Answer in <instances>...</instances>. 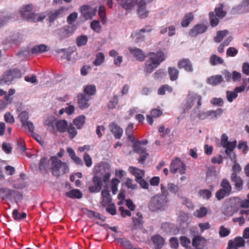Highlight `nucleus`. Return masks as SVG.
<instances>
[{
	"mask_svg": "<svg viewBox=\"0 0 249 249\" xmlns=\"http://www.w3.org/2000/svg\"><path fill=\"white\" fill-rule=\"evenodd\" d=\"M95 172L96 175L100 173V177L96 175L93 178L94 185L89 187V190L91 193L98 192L101 189L103 185L101 178L106 182L110 177V166L107 163L95 168Z\"/></svg>",
	"mask_w": 249,
	"mask_h": 249,
	"instance_id": "f257e3e1",
	"label": "nucleus"
},
{
	"mask_svg": "<svg viewBox=\"0 0 249 249\" xmlns=\"http://www.w3.org/2000/svg\"><path fill=\"white\" fill-rule=\"evenodd\" d=\"M149 59L145 62L144 67L145 72L148 73L152 72L165 59V55L161 52L151 53Z\"/></svg>",
	"mask_w": 249,
	"mask_h": 249,
	"instance_id": "f03ea898",
	"label": "nucleus"
},
{
	"mask_svg": "<svg viewBox=\"0 0 249 249\" xmlns=\"http://www.w3.org/2000/svg\"><path fill=\"white\" fill-rule=\"evenodd\" d=\"M50 160L52 172L54 176L58 177L69 172V166L67 162H63L56 157H52Z\"/></svg>",
	"mask_w": 249,
	"mask_h": 249,
	"instance_id": "7ed1b4c3",
	"label": "nucleus"
},
{
	"mask_svg": "<svg viewBox=\"0 0 249 249\" xmlns=\"http://www.w3.org/2000/svg\"><path fill=\"white\" fill-rule=\"evenodd\" d=\"M168 201V198L164 195H157L151 200L149 207L152 211L163 210Z\"/></svg>",
	"mask_w": 249,
	"mask_h": 249,
	"instance_id": "20e7f679",
	"label": "nucleus"
},
{
	"mask_svg": "<svg viewBox=\"0 0 249 249\" xmlns=\"http://www.w3.org/2000/svg\"><path fill=\"white\" fill-rule=\"evenodd\" d=\"M12 197H14L16 203H17L18 201L21 200L22 199V194L18 192L4 188L0 189V197L1 199L3 200L9 199L13 202L11 199Z\"/></svg>",
	"mask_w": 249,
	"mask_h": 249,
	"instance_id": "39448f33",
	"label": "nucleus"
},
{
	"mask_svg": "<svg viewBox=\"0 0 249 249\" xmlns=\"http://www.w3.org/2000/svg\"><path fill=\"white\" fill-rule=\"evenodd\" d=\"M186 166L180 159L176 158L170 164V171L173 174L178 172L180 174H183L185 172Z\"/></svg>",
	"mask_w": 249,
	"mask_h": 249,
	"instance_id": "423d86ee",
	"label": "nucleus"
},
{
	"mask_svg": "<svg viewBox=\"0 0 249 249\" xmlns=\"http://www.w3.org/2000/svg\"><path fill=\"white\" fill-rule=\"evenodd\" d=\"M201 99L202 97L200 95L194 92H189L186 104V109L188 110L190 109L193 106L196 101L197 102V107L199 108L201 105Z\"/></svg>",
	"mask_w": 249,
	"mask_h": 249,
	"instance_id": "0eeeda50",
	"label": "nucleus"
},
{
	"mask_svg": "<svg viewBox=\"0 0 249 249\" xmlns=\"http://www.w3.org/2000/svg\"><path fill=\"white\" fill-rule=\"evenodd\" d=\"M96 12V9H92L88 5H83L81 8V13L86 20L91 19Z\"/></svg>",
	"mask_w": 249,
	"mask_h": 249,
	"instance_id": "6e6552de",
	"label": "nucleus"
},
{
	"mask_svg": "<svg viewBox=\"0 0 249 249\" xmlns=\"http://www.w3.org/2000/svg\"><path fill=\"white\" fill-rule=\"evenodd\" d=\"M74 28L72 26H65L59 30L58 36L61 39L70 36L74 32Z\"/></svg>",
	"mask_w": 249,
	"mask_h": 249,
	"instance_id": "1a4fd4ad",
	"label": "nucleus"
},
{
	"mask_svg": "<svg viewBox=\"0 0 249 249\" xmlns=\"http://www.w3.org/2000/svg\"><path fill=\"white\" fill-rule=\"evenodd\" d=\"M178 67L179 69H184L188 72H192L193 71L192 64L188 59L183 58L179 60L178 63Z\"/></svg>",
	"mask_w": 249,
	"mask_h": 249,
	"instance_id": "9d476101",
	"label": "nucleus"
},
{
	"mask_svg": "<svg viewBox=\"0 0 249 249\" xmlns=\"http://www.w3.org/2000/svg\"><path fill=\"white\" fill-rule=\"evenodd\" d=\"M78 107L81 109H84L88 108L89 106L90 105L89 103V102L90 99V97L85 94H81L78 95Z\"/></svg>",
	"mask_w": 249,
	"mask_h": 249,
	"instance_id": "9b49d317",
	"label": "nucleus"
},
{
	"mask_svg": "<svg viewBox=\"0 0 249 249\" xmlns=\"http://www.w3.org/2000/svg\"><path fill=\"white\" fill-rule=\"evenodd\" d=\"M206 245V240L201 236H196L193 239L192 245L196 249H203Z\"/></svg>",
	"mask_w": 249,
	"mask_h": 249,
	"instance_id": "f8f14e48",
	"label": "nucleus"
},
{
	"mask_svg": "<svg viewBox=\"0 0 249 249\" xmlns=\"http://www.w3.org/2000/svg\"><path fill=\"white\" fill-rule=\"evenodd\" d=\"M128 171L135 177V180L142 178L144 176V171L134 166H130Z\"/></svg>",
	"mask_w": 249,
	"mask_h": 249,
	"instance_id": "ddd939ff",
	"label": "nucleus"
},
{
	"mask_svg": "<svg viewBox=\"0 0 249 249\" xmlns=\"http://www.w3.org/2000/svg\"><path fill=\"white\" fill-rule=\"evenodd\" d=\"M207 27L203 24H197L194 26L189 32L191 36H196L199 34H202L206 31Z\"/></svg>",
	"mask_w": 249,
	"mask_h": 249,
	"instance_id": "4468645a",
	"label": "nucleus"
},
{
	"mask_svg": "<svg viewBox=\"0 0 249 249\" xmlns=\"http://www.w3.org/2000/svg\"><path fill=\"white\" fill-rule=\"evenodd\" d=\"M129 51L130 53L139 61H143L146 57L142 51L139 48L130 47Z\"/></svg>",
	"mask_w": 249,
	"mask_h": 249,
	"instance_id": "2eb2a0df",
	"label": "nucleus"
},
{
	"mask_svg": "<svg viewBox=\"0 0 249 249\" xmlns=\"http://www.w3.org/2000/svg\"><path fill=\"white\" fill-rule=\"evenodd\" d=\"M155 249H161L164 244V238L160 235L156 234L151 237Z\"/></svg>",
	"mask_w": 249,
	"mask_h": 249,
	"instance_id": "dca6fc26",
	"label": "nucleus"
},
{
	"mask_svg": "<svg viewBox=\"0 0 249 249\" xmlns=\"http://www.w3.org/2000/svg\"><path fill=\"white\" fill-rule=\"evenodd\" d=\"M50 47L45 44L37 45L34 46L31 50L33 54L41 53L50 51Z\"/></svg>",
	"mask_w": 249,
	"mask_h": 249,
	"instance_id": "f3484780",
	"label": "nucleus"
},
{
	"mask_svg": "<svg viewBox=\"0 0 249 249\" xmlns=\"http://www.w3.org/2000/svg\"><path fill=\"white\" fill-rule=\"evenodd\" d=\"M110 131L113 134L116 139H120L123 134V129L115 123H112L109 124Z\"/></svg>",
	"mask_w": 249,
	"mask_h": 249,
	"instance_id": "a211bd4d",
	"label": "nucleus"
},
{
	"mask_svg": "<svg viewBox=\"0 0 249 249\" xmlns=\"http://www.w3.org/2000/svg\"><path fill=\"white\" fill-rule=\"evenodd\" d=\"M138 12L139 16L141 18H145L147 17L148 12L146 9V3L141 0L138 3Z\"/></svg>",
	"mask_w": 249,
	"mask_h": 249,
	"instance_id": "6ab92c4d",
	"label": "nucleus"
},
{
	"mask_svg": "<svg viewBox=\"0 0 249 249\" xmlns=\"http://www.w3.org/2000/svg\"><path fill=\"white\" fill-rule=\"evenodd\" d=\"M222 113V109L219 108L215 111H210L206 112H201L199 113L198 116L201 119H205L207 117L211 115H213L215 117H216L217 116L220 115Z\"/></svg>",
	"mask_w": 249,
	"mask_h": 249,
	"instance_id": "aec40b11",
	"label": "nucleus"
},
{
	"mask_svg": "<svg viewBox=\"0 0 249 249\" xmlns=\"http://www.w3.org/2000/svg\"><path fill=\"white\" fill-rule=\"evenodd\" d=\"M162 114V112L159 109H153L151 111V115H147L146 116L147 121L148 123L152 125L153 123L154 120L152 117L156 118L160 116Z\"/></svg>",
	"mask_w": 249,
	"mask_h": 249,
	"instance_id": "412c9836",
	"label": "nucleus"
},
{
	"mask_svg": "<svg viewBox=\"0 0 249 249\" xmlns=\"http://www.w3.org/2000/svg\"><path fill=\"white\" fill-rule=\"evenodd\" d=\"M101 194L102 196V200L101 202V203L103 206H105L110 203L111 201V196L109 191L106 189L103 190L102 191Z\"/></svg>",
	"mask_w": 249,
	"mask_h": 249,
	"instance_id": "4be33fe9",
	"label": "nucleus"
},
{
	"mask_svg": "<svg viewBox=\"0 0 249 249\" xmlns=\"http://www.w3.org/2000/svg\"><path fill=\"white\" fill-rule=\"evenodd\" d=\"M32 8V5L31 4L25 5L20 10V13L23 18L28 20V18L30 17L32 13L31 12Z\"/></svg>",
	"mask_w": 249,
	"mask_h": 249,
	"instance_id": "5701e85b",
	"label": "nucleus"
},
{
	"mask_svg": "<svg viewBox=\"0 0 249 249\" xmlns=\"http://www.w3.org/2000/svg\"><path fill=\"white\" fill-rule=\"evenodd\" d=\"M57 129L60 132H64L67 129L68 123L66 120H58L55 123Z\"/></svg>",
	"mask_w": 249,
	"mask_h": 249,
	"instance_id": "b1692460",
	"label": "nucleus"
},
{
	"mask_svg": "<svg viewBox=\"0 0 249 249\" xmlns=\"http://www.w3.org/2000/svg\"><path fill=\"white\" fill-rule=\"evenodd\" d=\"M55 118L53 116L48 117L44 122L45 126L47 127V129L50 131L54 130V125L55 124Z\"/></svg>",
	"mask_w": 249,
	"mask_h": 249,
	"instance_id": "393cba45",
	"label": "nucleus"
},
{
	"mask_svg": "<svg viewBox=\"0 0 249 249\" xmlns=\"http://www.w3.org/2000/svg\"><path fill=\"white\" fill-rule=\"evenodd\" d=\"M236 141H234L232 142H229L226 143L225 146H223L224 148H226L225 153L226 154L229 156L230 158L231 156H232L231 154L233 150L235 147L236 145Z\"/></svg>",
	"mask_w": 249,
	"mask_h": 249,
	"instance_id": "a878e982",
	"label": "nucleus"
},
{
	"mask_svg": "<svg viewBox=\"0 0 249 249\" xmlns=\"http://www.w3.org/2000/svg\"><path fill=\"white\" fill-rule=\"evenodd\" d=\"M230 159L234 163V165L232 167V173L231 174H234V175L237 176V174L241 171V168L240 165L236 162L235 154L233 153L232 154V156L230 157Z\"/></svg>",
	"mask_w": 249,
	"mask_h": 249,
	"instance_id": "bb28decb",
	"label": "nucleus"
},
{
	"mask_svg": "<svg viewBox=\"0 0 249 249\" xmlns=\"http://www.w3.org/2000/svg\"><path fill=\"white\" fill-rule=\"evenodd\" d=\"M13 80V77L10 71H8L4 73L2 78L0 79V84H9Z\"/></svg>",
	"mask_w": 249,
	"mask_h": 249,
	"instance_id": "cd10ccee",
	"label": "nucleus"
},
{
	"mask_svg": "<svg viewBox=\"0 0 249 249\" xmlns=\"http://www.w3.org/2000/svg\"><path fill=\"white\" fill-rule=\"evenodd\" d=\"M85 119L84 115L79 116L73 120V124L78 129H80L84 125Z\"/></svg>",
	"mask_w": 249,
	"mask_h": 249,
	"instance_id": "c85d7f7f",
	"label": "nucleus"
},
{
	"mask_svg": "<svg viewBox=\"0 0 249 249\" xmlns=\"http://www.w3.org/2000/svg\"><path fill=\"white\" fill-rule=\"evenodd\" d=\"M231 180L234 182L235 186L238 190H240L242 188L243 181L239 176L231 174Z\"/></svg>",
	"mask_w": 249,
	"mask_h": 249,
	"instance_id": "c756f323",
	"label": "nucleus"
},
{
	"mask_svg": "<svg viewBox=\"0 0 249 249\" xmlns=\"http://www.w3.org/2000/svg\"><path fill=\"white\" fill-rule=\"evenodd\" d=\"M223 80V77L220 75H217L215 76H212L207 79L208 83L212 85L215 86Z\"/></svg>",
	"mask_w": 249,
	"mask_h": 249,
	"instance_id": "7c9ffc66",
	"label": "nucleus"
},
{
	"mask_svg": "<svg viewBox=\"0 0 249 249\" xmlns=\"http://www.w3.org/2000/svg\"><path fill=\"white\" fill-rule=\"evenodd\" d=\"M65 195L67 196L70 198H81L82 197V193L77 189H74L71 191L66 192Z\"/></svg>",
	"mask_w": 249,
	"mask_h": 249,
	"instance_id": "2f4dec72",
	"label": "nucleus"
},
{
	"mask_svg": "<svg viewBox=\"0 0 249 249\" xmlns=\"http://www.w3.org/2000/svg\"><path fill=\"white\" fill-rule=\"evenodd\" d=\"M193 18L194 15L192 13L186 14L181 21V26L183 27L188 26Z\"/></svg>",
	"mask_w": 249,
	"mask_h": 249,
	"instance_id": "473e14b6",
	"label": "nucleus"
},
{
	"mask_svg": "<svg viewBox=\"0 0 249 249\" xmlns=\"http://www.w3.org/2000/svg\"><path fill=\"white\" fill-rule=\"evenodd\" d=\"M168 73L170 80L172 81H175L177 79L178 77L179 71L174 67H169L168 68Z\"/></svg>",
	"mask_w": 249,
	"mask_h": 249,
	"instance_id": "72a5a7b5",
	"label": "nucleus"
},
{
	"mask_svg": "<svg viewBox=\"0 0 249 249\" xmlns=\"http://www.w3.org/2000/svg\"><path fill=\"white\" fill-rule=\"evenodd\" d=\"M46 18L44 14H36L32 13L28 20L33 21L34 22H38L43 20Z\"/></svg>",
	"mask_w": 249,
	"mask_h": 249,
	"instance_id": "f704fd0d",
	"label": "nucleus"
},
{
	"mask_svg": "<svg viewBox=\"0 0 249 249\" xmlns=\"http://www.w3.org/2000/svg\"><path fill=\"white\" fill-rule=\"evenodd\" d=\"M220 186L222 188L221 189L229 193H231L232 188L230 183L227 179H223L220 183Z\"/></svg>",
	"mask_w": 249,
	"mask_h": 249,
	"instance_id": "c9c22d12",
	"label": "nucleus"
},
{
	"mask_svg": "<svg viewBox=\"0 0 249 249\" xmlns=\"http://www.w3.org/2000/svg\"><path fill=\"white\" fill-rule=\"evenodd\" d=\"M88 40V37L86 35L78 36L76 40V44L77 46L80 47L86 44Z\"/></svg>",
	"mask_w": 249,
	"mask_h": 249,
	"instance_id": "e433bc0d",
	"label": "nucleus"
},
{
	"mask_svg": "<svg viewBox=\"0 0 249 249\" xmlns=\"http://www.w3.org/2000/svg\"><path fill=\"white\" fill-rule=\"evenodd\" d=\"M228 33L229 32L227 30L217 32L216 36L214 38V41L217 43L220 42L223 38L228 34Z\"/></svg>",
	"mask_w": 249,
	"mask_h": 249,
	"instance_id": "4c0bfd02",
	"label": "nucleus"
},
{
	"mask_svg": "<svg viewBox=\"0 0 249 249\" xmlns=\"http://www.w3.org/2000/svg\"><path fill=\"white\" fill-rule=\"evenodd\" d=\"M63 12V9H59L56 10L50 13L49 20L51 22H53L60 15H61Z\"/></svg>",
	"mask_w": 249,
	"mask_h": 249,
	"instance_id": "58836bf2",
	"label": "nucleus"
},
{
	"mask_svg": "<svg viewBox=\"0 0 249 249\" xmlns=\"http://www.w3.org/2000/svg\"><path fill=\"white\" fill-rule=\"evenodd\" d=\"M96 87L93 85H89L85 87L84 92L88 95H93L95 94Z\"/></svg>",
	"mask_w": 249,
	"mask_h": 249,
	"instance_id": "ea45409f",
	"label": "nucleus"
},
{
	"mask_svg": "<svg viewBox=\"0 0 249 249\" xmlns=\"http://www.w3.org/2000/svg\"><path fill=\"white\" fill-rule=\"evenodd\" d=\"M208 209L206 208L201 207L194 212V215L197 217L201 218L205 216L208 213Z\"/></svg>",
	"mask_w": 249,
	"mask_h": 249,
	"instance_id": "a19ab883",
	"label": "nucleus"
},
{
	"mask_svg": "<svg viewBox=\"0 0 249 249\" xmlns=\"http://www.w3.org/2000/svg\"><path fill=\"white\" fill-rule=\"evenodd\" d=\"M210 62L212 65H216L222 64L223 60L216 55L213 54L210 57Z\"/></svg>",
	"mask_w": 249,
	"mask_h": 249,
	"instance_id": "79ce46f5",
	"label": "nucleus"
},
{
	"mask_svg": "<svg viewBox=\"0 0 249 249\" xmlns=\"http://www.w3.org/2000/svg\"><path fill=\"white\" fill-rule=\"evenodd\" d=\"M116 240L122 246H124L126 249H132L134 247L131 244L130 242L126 239L117 238Z\"/></svg>",
	"mask_w": 249,
	"mask_h": 249,
	"instance_id": "37998d69",
	"label": "nucleus"
},
{
	"mask_svg": "<svg viewBox=\"0 0 249 249\" xmlns=\"http://www.w3.org/2000/svg\"><path fill=\"white\" fill-rule=\"evenodd\" d=\"M105 56L102 53H99L96 54V58L93 61L95 66L100 65L104 61Z\"/></svg>",
	"mask_w": 249,
	"mask_h": 249,
	"instance_id": "c03bdc74",
	"label": "nucleus"
},
{
	"mask_svg": "<svg viewBox=\"0 0 249 249\" xmlns=\"http://www.w3.org/2000/svg\"><path fill=\"white\" fill-rule=\"evenodd\" d=\"M141 144V143L140 142H137L133 144V148L135 152L138 154H143L146 151L145 148L142 147Z\"/></svg>",
	"mask_w": 249,
	"mask_h": 249,
	"instance_id": "a18cd8bd",
	"label": "nucleus"
},
{
	"mask_svg": "<svg viewBox=\"0 0 249 249\" xmlns=\"http://www.w3.org/2000/svg\"><path fill=\"white\" fill-rule=\"evenodd\" d=\"M224 5L220 4L218 8H215V12L216 16L220 18H223L226 16V12L223 10Z\"/></svg>",
	"mask_w": 249,
	"mask_h": 249,
	"instance_id": "49530a36",
	"label": "nucleus"
},
{
	"mask_svg": "<svg viewBox=\"0 0 249 249\" xmlns=\"http://www.w3.org/2000/svg\"><path fill=\"white\" fill-rule=\"evenodd\" d=\"M133 219L135 226H139L143 222L142 214L140 212H138L136 216L133 218Z\"/></svg>",
	"mask_w": 249,
	"mask_h": 249,
	"instance_id": "de8ad7c7",
	"label": "nucleus"
},
{
	"mask_svg": "<svg viewBox=\"0 0 249 249\" xmlns=\"http://www.w3.org/2000/svg\"><path fill=\"white\" fill-rule=\"evenodd\" d=\"M24 176V175L23 174H20L21 178L18 179V183H15L13 185V187L17 189H21L23 188L26 186L27 184L25 182H24L23 179L22 177Z\"/></svg>",
	"mask_w": 249,
	"mask_h": 249,
	"instance_id": "09e8293b",
	"label": "nucleus"
},
{
	"mask_svg": "<svg viewBox=\"0 0 249 249\" xmlns=\"http://www.w3.org/2000/svg\"><path fill=\"white\" fill-rule=\"evenodd\" d=\"M124 183L128 189L134 190L137 187V184L134 182L133 180L131 178H125Z\"/></svg>",
	"mask_w": 249,
	"mask_h": 249,
	"instance_id": "8fccbe9b",
	"label": "nucleus"
},
{
	"mask_svg": "<svg viewBox=\"0 0 249 249\" xmlns=\"http://www.w3.org/2000/svg\"><path fill=\"white\" fill-rule=\"evenodd\" d=\"M133 128V124H129L125 130L126 134L127 136L128 139L131 142L134 141V138L132 135V131Z\"/></svg>",
	"mask_w": 249,
	"mask_h": 249,
	"instance_id": "3c124183",
	"label": "nucleus"
},
{
	"mask_svg": "<svg viewBox=\"0 0 249 249\" xmlns=\"http://www.w3.org/2000/svg\"><path fill=\"white\" fill-rule=\"evenodd\" d=\"M18 118L22 122L23 126L25 125V124L27 122V121L29 118V115L28 112L26 111H22L18 115Z\"/></svg>",
	"mask_w": 249,
	"mask_h": 249,
	"instance_id": "603ef678",
	"label": "nucleus"
},
{
	"mask_svg": "<svg viewBox=\"0 0 249 249\" xmlns=\"http://www.w3.org/2000/svg\"><path fill=\"white\" fill-rule=\"evenodd\" d=\"M210 24L212 27L216 26L219 23V19L214 15V13L211 12L209 13Z\"/></svg>",
	"mask_w": 249,
	"mask_h": 249,
	"instance_id": "864d4df0",
	"label": "nucleus"
},
{
	"mask_svg": "<svg viewBox=\"0 0 249 249\" xmlns=\"http://www.w3.org/2000/svg\"><path fill=\"white\" fill-rule=\"evenodd\" d=\"M173 89L172 87L168 85H164L161 86L158 90V93L160 95H163L165 93V91L171 92Z\"/></svg>",
	"mask_w": 249,
	"mask_h": 249,
	"instance_id": "5fc2aeb1",
	"label": "nucleus"
},
{
	"mask_svg": "<svg viewBox=\"0 0 249 249\" xmlns=\"http://www.w3.org/2000/svg\"><path fill=\"white\" fill-rule=\"evenodd\" d=\"M230 193H229L225 191L220 189L215 194L216 198L220 200L224 198L226 196H229Z\"/></svg>",
	"mask_w": 249,
	"mask_h": 249,
	"instance_id": "6e6d98bb",
	"label": "nucleus"
},
{
	"mask_svg": "<svg viewBox=\"0 0 249 249\" xmlns=\"http://www.w3.org/2000/svg\"><path fill=\"white\" fill-rule=\"evenodd\" d=\"M26 216V214L25 213H22L21 214H19L18 210L15 209L13 212V217L14 219L16 220H19L20 219L25 218Z\"/></svg>",
	"mask_w": 249,
	"mask_h": 249,
	"instance_id": "4d7b16f0",
	"label": "nucleus"
},
{
	"mask_svg": "<svg viewBox=\"0 0 249 249\" xmlns=\"http://www.w3.org/2000/svg\"><path fill=\"white\" fill-rule=\"evenodd\" d=\"M120 181L116 178H112L111 180V190L112 193L115 194L118 191L117 186L119 183Z\"/></svg>",
	"mask_w": 249,
	"mask_h": 249,
	"instance_id": "13d9d810",
	"label": "nucleus"
},
{
	"mask_svg": "<svg viewBox=\"0 0 249 249\" xmlns=\"http://www.w3.org/2000/svg\"><path fill=\"white\" fill-rule=\"evenodd\" d=\"M90 27L92 30L96 32H100L101 26L99 24V21L94 20L92 21L90 23Z\"/></svg>",
	"mask_w": 249,
	"mask_h": 249,
	"instance_id": "bf43d9fd",
	"label": "nucleus"
},
{
	"mask_svg": "<svg viewBox=\"0 0 249 249\" xmlns=\"http://www.w3.org/2000/svg\"><path fill=\"white\" fill-rule=\"evenodd\" d=\"M69 136L71 139H73L77 135V131L72 125H70L67 128Z\"/></svg>",
	"mask_w": 249,
	"mask_h": 249,
	"instance_id": "052dcab7",
	"label": "nucleus"
},
{
	"mask_svg": "<svg viewBox=\"0 0 249 249\" xmlns=\"http://www.w3.org/2000/svg\"><path fill=\"white\" fill-rule=\"evenodd\" d=\"M83 159L85 162L86 165L88 167H89L92 164V159L90 156L87 153H85L83 156Z\"/></svg>",
	"mask_w": 249,
	"mask_h": 249,
	"instance_id": "680f3d73",
	"label": "nucleus"
},
{
	"mask_svg": "<svg viewBox=\"0 0 249 249\" xmlns=\"http://www.w3.org/2000/svg\"><path fill=\"white\" fill-rule=\"evenodd\" d=\"M181 245L184 247H188L191 244V240L186 236L180 237Z\"/></svg>",
	"mask_w": 249,
	"mask_h": 249,
	"instance_id": "e2e57ef3",
	"label": "nucleus"
},
{
	"mask_svg": "<svg viewBox=\"0 0 249 249\" xmlns=\"http://www.w3.org/2000/svg\"><path fill=\"white\" fill-rule=\"evenodd\" d=\"M233 240L238 247H244L245 246V241L241 237H236Z\"/></svg>",
	"mask_w": 249,
	"mask_h": 249,
	"instance_id": "0e129e2a",
	"label": "nucleus"
},
{
	"mask_svg": "<svg viewBox=\"0 0 249 249\" xmlns=\"http://www.w3.org/2000/svg\"><path fill=\"white\" fill-rule=\"evenodd\" d=\"M237 96V94L235 91H227V98L230 102H232L233 100L235 99Z\"/></svg>",
	"mask_w": 249,
	"mask_h": 249,
	"instance_id": "69168bd1",
	"label": "nucleus"
},
{
	"mask_svg": "<svg viewBox=\"0 0 249 249\" xmlns=\"http://www.w3.org/2000/svg\"><path fill=\"white\" fill-rule=\"evenodd\" d=\"M199 194L202 198L207 199L210 198L212 196L211 192L208 190H201L199 191Z\"/></svg>",
	"mask_w": 249,
	"mask_h": 249,
	"instance_id": "338daca9",
	"label": "nucleus"
},
{
	"mask_svg": "<svg viewBox=\"0 0 249 249\" xmlns=\"http://www.w3.org/2000/svg\"><path fill=\"white\" fill-rule=\"evenodd\" d=\"M4 120L8 123L12 124L15 122L13 116L9 112H6L4 115Z\"/></svg>",
	"mask_w": 249,
	"mask_h": 249,
	"instance_id": "774afa93",
	"label": "nucleus"
}]
</instances>
